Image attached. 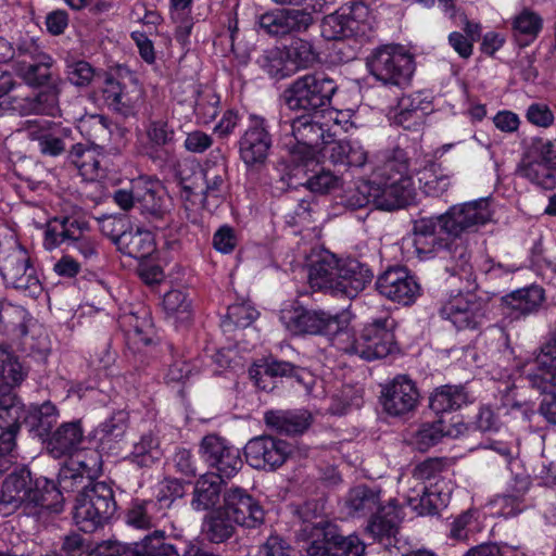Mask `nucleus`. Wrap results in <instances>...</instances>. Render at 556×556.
Listing matches in <instances>:
<instances>
[{"instance_id":"nucleus-1","label":"nucleus","mask_w":556,"mask_h":556,"mask_svg":"<svg viewBox=\"0 0 556 556\" xmlns=\"http://www.w3.org/2000/svg\"><path fill=\"white\" fill-rule=\"evenodd\" d=\"M99 471L100 455L90 452L77 455L60 472V488L66 492H78L73 518L86 533L103 527L117 508L112 486L103 481H93Z\"/></svg>"},{"instance_id":"nucleus-2","label":"nucleus","mask_w":556,"mask_h":556,"mask_svg":"<svg viewBox=\"0 0 556 556\" xmlns=\"http://www.w3.org/2000/svg\"><path fill=\"white\" fill-rule=\"evenodd\" d=\"M302 525L296 540L305 556H363L365 544L356 535L342 536L337 527L320 516L317 502L308 501L296 510Z\"/></svg>"},{"instance_id":"nucleus-3","label":"nucleus","mask_w":556,"mask_h":556,"mask_svg":"<svg viewBox=\"0 0 556 556\" xmlns=\"http://www.w3.org/2000/svg\"><path fill=\"white\" fill-rule=\"evenodd\" d=\"M370 30L369 9L363 2L342 5L321 22V36L337 41L334 49L342 62L357 56Z\"/></svg>"},{"instance_id":"nucleus-4","label":"nucleus","mask_w":556,"mask_h":556,"mask_svg":"<svg viewBox=\"0 0 556 556\" xmlns=\"http://www.w3.org/2000/svg\"><path fill=\"white\" fill-rule=\"evenodd\" d=\"M394 328L395 321L389 313L370 318L358 337L343 321L336 348L365 361L384 358L396 349Z\"/></svg>"},{"instance_id":"nucleus-5","label":"nucleus","mask_w":556,"mask_h":556,"mask_svg":"<svg viewBox=\"0 0 556 556\" xmlns=\"http://www.w3.org/2000/svg\"><path fill=\"white\" fill-rule=\"evenodd\" d=\"M42 244L47 251L65 245L86 263L97 261L100 254V241L89 222L81 216L61 215L48 222Z\"/></svg>"},{"instance_id":"nucleus-6","label":"nucleus","mask_w":556,"mask_h":556,"mask_svg":"<svg viewBox=\"0 0 556 556\" xmlns=\"http://www.w3.org/2000/svg\"><path fill=\"white\" fill-rule=\"evenodd\" d=\"M374 176L371 181L379 186L387 198L380 202L386 211L404 207L414 201L416 191L409 174V159L404 150L396 148L387 151L381 164L375 168Z\"/></svg>"},{"instance_id":"nucleus-7","label":"nucleus","mask_w":556,"mask_h":556,"mask_svg":"<svg viewBox=\"0 0 556 556\" xmlns=\"http://www.w3.org/2000/svg\"><path fill=\"white\" fill-rule=\"evenodd\" d=\"M369 73L384 86L406 87L415 72V62L403 47L386 45L375 49L367 59Z\"/></svg>"},{"instance_id":"nucleus-8","label":"nucleus","mask_w":556,"mask_h":556,"mask_svg":"<svg viewBox=\"0 0 556 556\" xmlns=\"http://www.w3.org/2000/svg\"><path fill=\"white\" fill-rule=\"evenodd\" d=\"M440 232L448 239H465L469 233L477 232L492 218L488 198L451 205L446 212L433 215Z\"/></svg>"},{"instance_id":"nucleus-9","label":"nucleus","mask_w":556,"mask_h":556,"mask_svg":"<svg viewBox=\"0 0 556 556\" xmlns=\"http://www.w3.org/2000/svg\"><path fill=\"white\" fill-rule=\"evenodd\" d=\"M336 81L325 72L305 74L293 80L283 92L287 106L298 111H317L331 101Z\"/></svg>"},{"instance_id":"nucleus-10","label":"nucleus","mask_w":556,"mask_h":556,"mask_svg":"<svg viewBox=\"0 0 556 556\" xmlns=\"http://www.w3.org/2000/svg\"><path fill=\"white\" fill-rule=\"evenodd\" d=\"M278 5L305 7L299 9H275L258 17L260 28L271 37H285L306 31L314 23L312 12L320 9L323 0H273Z\"/></svg>"},{"instance_id":"nucleus-11","label":"nucleus","mask_w":556,"mask_h":556,"mask_svg":"<svg viewBox=\"0 0 556 556\" xmlns=\"http://www.w3.org/2000/svg\"><path fill=\"white\" fill-rule=\"evenodd\" d=\"M0 275L8 287L27 296L36 299L43 291L27 251L17 243L8 248L0 244Z\"/></svg>"},{"instance_id":"nucleus-12","label":"nucleus","mask_w":556,"mask_h":556,"mask_svg":"<svg viewBox=\"0 0 556 556\" xmlns=\"http://www.w3.org/2000/svg\"><path fill=\"white\" fill-rule=\"evenodd\" d=\"M279 319L291 333L327 336L333 346H336L337 337H339L343 324L338 315L307 309L298 303L281 309Z\"/></svg>"},{"instance_id":"nucleus-13","label":"nucleus","mask_w":556,"mask_h":556,"mask_svg":"<svg viewBox=\"0 0 556 556\" xmlns=\"http://www.w3.org/2000/svg\"><path fill=\"white\" fill-rule=\"evenodd\" d=\"M283 126L290 127L291 136L285 138L282 146L296 165L313 161L320 144L325 147L326 142H329L323 124L314 121L309 115L299 116L290 123L285 122Z\"/></svg>"},{"instance_id":"nucleus-14","label":"nucleus","mask_w":556,"mask_h":556,"mask_svg":"<svg viewBox=\"0 0 556 556\" xmlns=\"http://www.w3.org/2000/svg\"><path fill=\"white\" fill-rule=\"evenodd\" d=\"M81 127L88 136L90 146L84 143L73 144L68 151L67 160L85 179L93 180L98 177L100 168L97 150L103 147V143L111 134L109 121L103 115H94L85 122Z\"/></svg>"},{"instance_id":"nucleus-15","label":"nucleus","mask_w":556,"mask_h":556,"mask_svg":"<svg viewBox=\"0 0 556 556\" xmlns=\"http://www.w3.org/2000/svg\"><path fill=\"white\" fill-rule=\"evenodd\" d=\"M273 136L268 122L257 115H250L249 124L238 141L239 157L248 169H260L269 156Z\"/></svg>"},{"instance_id":"nucleus-16","label":"nucleus","mask_w":556,"mask_h":556,"mask_svg":"<svg viewBox=\"0 0 556 556\" xmlns=\"http://www.w3.org/2000/svg\"><path fill=\"white\" fill-rule=\"evenodd\" d=\"M199 453L203 462L217 471L215 475L219 478H232L243 466L239 448L217 434L205 435L201 440Z\"/></svg>"},{"instance_id":"nucleus-17","label":"nucleus","mask_w":556,"mask_h":556,"mask_svg":"<svg viewBox=\"0 0 556 556\" xmlns=\"http://www.w3.org/2000/svg\"><path fill=\"white\" fill-rule=\"evenodd\" d=\"M240 527L255 529L263 525L265 510L248 490L225 485L224 501L219 506Z\"/></svg>"},{"instance_id":"nucleus-18","label":"nucleus","mask_w":556,"mask_h":556,"mask_svg":"<svg viewBox=\"0 0 556 556\" xmlns=\"http://www.w3.org/2000/svg\"><path fill=\"white\" fill-rule=\"evenodd\" d=\"M376 290L386 299L409 305L420 294L416 277L404 266H393L381 273L376 280Z\"/></svg>"},{"instance_id":"nucleus-19","label":"nucleus","mask_w":556,"mask_h":556,"mask_svg":"<svg viewBox=\"0 0 556 556\" xmlns=\"http://www.w3.org/2000/svg\"><path fill=\"white\" fill-rule=\"evenodd\" d=\"M440 316L457 330L478 329L485 319V303L473 294L459 293L442 305Z\"/></svg>"},{"instance_id":"nucleus-20","label":"nucleus","mask_w":556,"mask_h":556,"mask_svg":"<svg viewBox=\"0 0 556 556\" xmlns=\"http://www.w3.org/2000/svg\"><path fill=\"white\" fill-rule=\"evenodd\" d=\"M290 452L288 442L270 435L255 437L244 446L247 463L252 468L266 471H273L282 466Z\"/></svg>"},{"instance_id":"nucleus-21","label":"nucleus","mask_w":556,"mask_h":556,"mask_svg":"<svg viewBox=\"0 0 556 556\" xmlns=\"http://www.w3.org/2000/svg\"><path fill=\"white\" fill-rule=\"evenodd\" d=\"M62 80L52 83L46 89L30 96H12L0 102V108L5 106L22 116L27 115H50L55 116L59 111V98Z\"/></svg>"},{"instance_id":"nucleus-22","label":"nucleus","mask_w":556,"mask_h":556,"mask_svg":"<svg viewBox=\"0 0 556 556\" xmlns=\"http://www.w3.org/2000/svg\"><path fill=\"white\" fill-rule=\"evenodd\" d=\"M381 402L391 416H404L413 412L419 402L416 383L406 375H397L382 388Z\"/></svg>"},{"instance_id":"nucleus-23","label":"nucleus","mask_w":556,"mask_h":556,"mask_svg":"<svg viewBox=\"0 0 556 556\" xmlns=\"http://www.w3.org/2000/svg\"><path fill=\"white\" fill-rule=\"evenodd\" d=\"M35 481L27 467L12 471L2 482L0 514L9 516L21 506L29 507Z\"/></svg>"},{"instance_id":"nucleus-24","label":"nucleus","mask_w":556,"mask_h":556,"mask_svg":"<svg viewBox=\"0 0 556 556\" xmlns=\"http://www.w3.org/2000/svg\"><path fill=\"white\" fill-rule=\"evenodd\" d=\"M25 132L29 140L38 142L42 155L59 156L66 150V140L71 138L72 129L48 119L28 121Z\"/></svg>"},{"instance_id":"nucleus-25","label":"nucleus","mask_w":556,"mask_h":556,"mask_svg":"<svg viewBox=\"0 0 556 556\" xmlns=\"http://www.w3.org/2000/svg\"><path fill=\"white\" fill-rule=\"evenodd\" d=\"M101 92L108 108L124 117L135 115L141 100V90L136 84L127 85L113 73H105Z\"/></svg>"},{"instance_id":"nucleus-26","label":"nucleus","mask_w":556,"mask_h":556,"mask_svg":"<svg viewBox=\"0 0 556 556\" xmlns=\"http://www.w3.org/2000/svg\"><path fill=\"white\" fill-rule=\"evenodd\" d=\"M372 278V270L367 264L356 258L340 260L333 295L353 299L366 288Z\"/></svg>"},{"instance_id":"nucleus-27","label":"nucleus","mask_w":556,"mask_h":556,"mask_svg":"<svg viewBox=\"0 0 556 556\" xmlns=\"http://www.w3.org/2000/svg\"><path fill=\"white\" fill-rule=\"evenodd\" d=\"M439 225L433 216L421 217L413 225V245L419 260H429L444 251L447 236H440Z\"/></svg>"},{"instance_id":"nucleus-28","label":"nucleus","mask_w":556,"mask_h":556,"mask_svg":"<svg viewBox=\"0 0 556 556\" xmlns=\"http://www.w3.org/2000/svg\"><path fill=\"white\" fill-rule=\"evenodd\" d=\"M340 260L330 251L321 250L311 255L307 279L312 289L334 294Z\"/></svg>"},{"instance_id":"nucleus-29","label":"nucleus","mask_w":556,"mask_h":556,"mask_svg":"<svg viewBox=\"0 0 556 556\" xmlns=\"http://www.w3.org/2000/svg\"><path fill=\"white\" fill-rule=\"evenodd\" d=\"M84 429L80 420H72L61 424L47 439V450L54 458L75 453L70 462L77 455L90 453L78 452L80 444L84 442Z\"/></svg>"},{"instance_id":"nucleus-30","label":"nucleus","mask_w":556,"mask_h":556,"mask_svg":"<svg viewBox=\"0 0 556 556\" xmlns=\"http://www.w3.org/2000/svg\"><path fill=\"white\" fill-rule=\"evenodd\" d=\"M137 207L150 222L164 220L167 214L165 192L159 180L140 177L135 180Z\"/></svg>"},{"instance_id":"nucleus-31","label":"nucleus","mask_w":556,"mask_h":556,"mask_svg":"<svg viewBox=\"0 0 556 556\" xmlns=\"http://www.w3.org/2000/svg\"><path fill=\"white\" fill-rule=\"evenodd\" d=\"M444 251L448 254L450 264L446 270L466 282V289H476V274L471 264V251L466 239H448Z\"/></svg>"},{"instance_id":"nucleus-32","label":"nucleus","mask_w":556,"mask_h":556,"mask_svg":"<svg viewBox=\"0 0 556 556\" xmlns=\"http://www.w3.org/2000/svg\"><path fill=\"white\" fill-rule=\"evenodd\" d=\"M528 378L534 388L545 389L548 384L556 386V331L541 346L528 372Z\"/></svg>"},{"instance_id":"nucleus-33","label":"nucleus","mask_w":556,"mask_h":556,"mask_svg":"<svg viewBox=\"0 0 556 556\" xmlns=\"http://www.w3.org/2000/svg\"><path fill=\"white\" fill-rule=\"evenodd\" d=\"M170 506L168 496H157L156 501L136 500L126 514V521L134 528L149 530L156 527L159 520L166 515L163 510Z\"/></svg>"},{"instance_id":"nucleus-34","label":"nucleus","mask_w":556,"mask_h":556,"mask_svg":"<svg viewBox=\"0 0 556 556\" xmlns=\"http://www.w3.org/2000/svg\"><path fill=\"white\" fill-rule=\"evenodd\" d=\"M323 154L334 165L348 167H363L368 160L361 142L352 139L329 140L323 148Z\"/></svg>"},{"instance_id":"nucleus-35","label":"nucleus","mask_w":556,"mask_h":556,"mask_svg":"<svg viewBox=\"0 0 556 556\" xmlns=\"http://www.w3.org/2000/svg\"><path fill=\"white\" fill-rule=\"evenodd\" d=\"M223 478L215 473H205L198 478L192 491L191 507L195 511L215 509L224 498Z\"/></svg>"},{"instance_id":"nucleus-36","label":"nucleus","mask_w":556,"mask_h":556,"mask_svg":"<svg viewBox=\"0 0 556 556\" xmlns=\"http://www.w3.org/2000/svg\"><path fill=\"white\" fill-rule=\"evenodd\" d=\"M54 63V59L50 54H47L29 62L26 60L18 61L15 64L14 71L16 76L27 86L40 88L49 86L52 83H58V80L53 79L52 74Z\"/></svg>"},{"instance_id":"nucleus-37","label":"nucleus","mask_w":556,"mask_h":556,"mask_svg":"<svg viewBox=\"0 0 556 556\" xmlns=\"http://www.w3.org/2000/svg\"><path fill=\"white\" fill-rule=\"evenodd\" d=\"M264 421L279 433L300 434L311 426L312 415L304 409L269 410L265 413Z\"/></svg>"},{"instance_id":"nucleus-38","label":"nucleus","mask_w":556,"mask_h":556,"mask_svg":"<svg viewBox=\"0 0 556 556\" xmlns=\"http://www.w3.org/2000/svg\"><path fill=\"white\" fill-rule=\"evenodd\" d=\"M473 401L465 386L445 384L438 387L429 397V407L435 414L453 412Z\"/></svg>"},{"instance_id":"nucleus-39","label":"nucleus","mask_w":556,"mask_h":556,"mask_svg":"<svg viewBox=\"0 0 556 556\" xmlns=\"http://www.w3.org/2000/svg\"><path fill=\"white\" fill-rule=\"evenodd\" d=\"M205 188L201 190L204 204L210 199L220 201L228 192V167L224 160L206 161L201 172Z\"/></svg>"},{"instance_id":"nucleus-40","label":"nucleus","mask_w":556,"mask_h":556,"mask_svg":"<svg viewBox=\"0 0 556 556\" xmlns=\"http://www.w3.org/2000/svg\"><path fill=\"white\" fill-rule=\"evenodd\" d=\"M60 413L56 406L46 401L42 404H31L25 415V422L29 426L30 431L35 433L43 442L52 433V428L59 419Z\"/></svg>"},{"instance_id":"nucleus-41","label":"nucleus","mask_w":556,"mask_h":556,"mask_svg":"<svg viewBox=\"0 0 556 556\" xmlns=\"http://www.w3.org/2000/svg\"><path fill=\"white\" fill-rule=\"evenodd\" d=\"M397 531V515L393 509H386V507L371 516L365 529L368 536L382 544L386 548L395 541Z\"/></svg>"},{"instance_id":"nucleus-42","label":"nucleus","mask_w":556,"mask_h":556,"mask_svg":"<svg viewBox=\"0 0 556 556\" xmlns=\"http://www.w3.org/2000/svg\"><path fill=\"white\" fill-rule=\"evenodd\" d=\"M387 199L379 189L377 184L371 180H364L358 182L354 188L344 191L341 198V204L349 210L363 208L369 204H374L377 208L384 210L386 206L380 203Z\"/></svg>"},{"instance_id":"nucleus-43","label":"nucleus","mask_w":556,"mask_h":556,"mask_svg":"<svg viewBox=\"0 0 556 556\" xmlns=\"http://www.w3.org/2000/svg\"><path fill=\"white\" fill-rule=\"evenodd\" d=\"M420 191L431 198H440L446 193L452 186V177L440 164L428 162L417 173Z\"/></svg>"},{"instance_id":"nucleus-44","label":"nucleus","mask_w":556,"mask_h":556,"mask_svg":"<svg viewBox=\"0 0 556 556\" xmlns=\"http://www.w3.org/2000/svg\"><path fill=\"white\" fill-rule=\"evenodd\" d=\"M236 526L232 519L217 507L203 518L202 534L211 543H224L235 534Z\"/></svg>"},{"instance_id":"nucleus-45","label":"nucleus","mask_w":556,"mask_h":556,"mask_svg":"<svg viewBox=\"0 0 556 556\" xmlns=\"http://www.w3.org/2000/svg\"><path fill=\"white\" fill-rule=\"evenodd\" d=\"M543 301L544 290L540 286L518 289L503 298V302L521 316L538 312Z\"/></svg>"},{"instance_id":"nucleus-46","label":"nucleus","mask_w":556,"mask_h":556,"mask_svg":"<svg viewBox=\"0 0 556 556\" xmlns=\"http://www.w3.org/2000/svg\"><path fill=\"white\" fill-rule=\"evenodd\" d=\"M22 416L23 406L16 395L11 390L0 388V429L1 433L10 432L13 435V442H16Z\"/></svg>"},{"instance_id":"nucleus-47","label":"nucleus","mask_w":556,"mask_h":556,"mask_svg":"<svg viewBox=\"0 0 556 556\" xmlns=\"http://www.w3.org/2000/svg\"><path fill=\"white\" fill-rule=\"evenodd\" d=\"M117 250L136 260L148 258L155 250L153 235L148 230L130 228L119 240Z\"/></svg>"},{"instance_id":"nucleus-48","label":"nucleus","mask_w":556,"mask_h":556,"mask_svg":"<svg viewBox=\"0 0 556 556\" xmlns=\"http://www.w3.org/2000/svg\"><path fill=\"white\" fill-rule=\"evenodd\" d=\"M163 457L160 440L152 432L143 433L128 456L129 462L141 468H150Z\"/></svg>"},{"instance_id":"nucleus-49","label":"nucleus","mask_w":556,"mask_h":556,"mask_svg":"<svg viewBox=\"0 0 556 556\" xmlns=\"http://www.w3.org/2000/svg\"><path fill=\"white\" fill-rule=\"evenodd\" d=\"M350 510L357 517H364L368 514H375L382 509L380 490L367 485H357L353 488L346 500Z\"/></svg>"},{"instance_id":"nucleus-50","label":"nucleus","mask_w":556,"mask_h":556,"mask_svg":"<svg viewBox=\"0 0 556 556\" xmlns=\"http://www.w3.org/2000/svg\"><path fill=\"white\" fill-rule=\"evenodd\" d=\"M129 329L126 332V340L137 351L150 348L157 342V337L147 312L142 317L131 314L127 318Z\"/></svg>"},{"instance_id":"nucleus-51","label":"nucleus","mask_w":556,"mask_h":556,"mask_svg":"<svg viewBox=\"0 0 556 556\" xmlns=\"http://www.w3.org/2000/svg\"><path fill=\"white\" fill-rule=\"evenodd\" d=\"M542 25V17L538 13L523 9L513 18V36L520 47H527L539 36Z\"/></svg>"},{"instance_id":"nucleus-52","label":"nucleus","mask_w":556,"mask_h":556,"mask_svg":"<svg viewBox=\"0 0 556 556\" xmlns=\"http://www.w3.org/2000/svg\"><path fill=\"white\" fill-rule=\"evenodd\" d=\"M528 475H516L508 484L506 492L500 497L501 507L505 516H515L525 508V495L530 489Z\"/></svg>"},{"instance_id":"nucleus-53","label":"nucleus","mask_w":556,"mask_h":556,"mask_svg":"<svg viewBox=\"0 0 556 556\" xmlns=\"http://www.w3.org/2000/svg\"><path fill=\"white\" fill-rule=\"evenodd\" d=\"M163 536V531L155 530L140 542L130 543L128 556H180L176 546L162 541Z\"/></svg>"},{"instance_id":"nucleus-54","label":"nucleus","mask_w":556,"mask_h":556,"mask_svg":"<svg viewBox=\"0 0 556 556\" xmlns=\"http://www.w3.org/2000/svg\"><path fill=\"white\" fill-rule=\"evenodd\" d=\"M63 501L62 491L52 480L45 477L35 480L30 506L58 513L62 510Z\"/></svg>"},{"instance_id":"nucleus-55","label":"nucleus","mask_w":556,"mask_h":556,"mask_svg":"<svg viewBox=\"0 0 556 556\" xmlns=\"http://www.w3.org/2000/svg\"><path fill=\"white\" fill-rule=\"evenodd\" d=\"M255 62L271 78L282 79L293 74L283 48H267L258 54Z\"/></svg>"},{"instance_id":"nucleus-56","label":"nucleus","mask_w":556,"mask_h":556,"mask_svg":"<svg viewBox=\"0 0 556 556\" xmlns=\"http://www.w3.org/2000/svg\"><path fill=\"white\" fill-rule=\"evenodd\" d=\"M163 307L167 317L177 326L188 325L192 319V302L181 290H170L165 293Z\"/></svg>"},{"instance_id":"nucleus-57","label":"nucleus","mask_w":556,"mask_h":556,"mask_svg":"<svg viewBox=\"0 0 556 556\" xmlns=\"http://www.w3.org/2000/svg\"><path fill=\"white\" fill-rule=\"evenodd\" d=\"M283 50L293 73L312 67L318 61V52L314 45L306 39L293 38L288 46L283 47Z\"/></svg>"},{"instance_id":"nucleus-58","label":"nucleus","mask_w":556,"mask_h":556,"mask_svg":"<svg viewBox=\"0 0 556 556\" xmlns=\"http://www.w3.org/2000/svg\"><path fill=\"white\" fill-rule=\"evenodd\" d=\"M26 372L18 362L17 357L7 346H0V382L2 390L21 384L25 379Z\"/></svg>"},{"instance_id":"nucleus-59","label":"nucleus","mask_w":556,"mask_h":556,"mask_svg":"<svg viewBox=\"0 0 556 556\" xmlns=\"http://www.w3.org/2000/svg\"><path fill=\"white\" fill-rule=\"evenodd\" d=\"M64 63V74L70 84L78 88L90 86L96 76V68L89 62L67 55Z\"/></svg>"},{"instance_id":"nucleus-60","label":"nucleus","mask_w":556,"mask_h":556,"mask_svg":"<svg viewBox=\"0 0 556 556\" xmlns=\"http://www.w3.org/2000/svg\"><path fill=\"white\" fill-rule=\"evenodd\" d=\"M265 376L275 377H293L295 380L304 384L306 388L309 384L307 379H311V374L304 368L293 365L290 362L277 358H268L261 366Z\"/></svg>"},{"instance_id":"nucleus-61","label":"nucleus","mask_w":556,"mask_h":556,"mask_svg":"<svg viewBox=\"0 0 556 556\" xmlns=\"http://www.w3.org/2000/svg\"><path fill=\"white\" fill-rule=\"evenodd\" d=\"M399 108L401 110L397 116L400 123H403L408 115H415L417 118H422L432 110L430 97L425 91H417L412 94L404 96L399 102Z\"/></svg>"},{"instance_id":"nucleus-62","label":"nucleus","mask_w":556,"mask_h":556,"mask_svg":"<svg viewBox=\"0 0 556 556\" xmlns=\"http://www.w3.org/2000/svg\"><path fill=\"white\" fill-rule=\"evenodd\" d=\"M103 236L108 237L117 248L119 240L130 229V219L126 214H109L98 218Z\"/></svg>"},{"instance_id":"nucleus-63","label":"nucleus","mask_w":556,"mask_h":556,"mask_svg":"<svg viewBox=\"0 0 556 556\" xmlns=\"http://www.w3.org/2000/svg\"><path fill=\"white\" fill-rule=\"evenodd\" d=\"M522 175L545 190H553L556 187V170L544 163L538 161L529 163L522 169Z\"/></svg>"},{"instance_id":"nucleus-64","label":"nucleus","mask_w":556,"mask_h":556,"mask_svg":"<svg viewBox=\"0 0 556 556\" xmlns=\"http://www.w3.org/2000/svg\"><path fill=\"white\" fill-rule=\"evenodd\" d=\"M128 415L124 410L114 413L109 419L102 422L97 429L100 435V441L104 444L105 441H117L123 438L127 428Z\"/></svg>"}]
</instances>
